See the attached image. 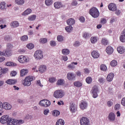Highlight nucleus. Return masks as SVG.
Returning a JSON list of instances; mask_svg holds the SVG:
<instances>
[{"label":"nucleus","instance_id":"f257e3e1","mask_svg":"<svg viewBox=\"0 0 125 125\" xmlns=\"http://www.w3.org/2000/svg\"><path fill=\"white\" fill-rule=\"evenodd\" d=\"M0 122L1 124H7L8 125H12L11 124L13 122V118H11L9 115H4L0 118Z\"/></svg>","mask_w":125,"mask_h":125},{"label":"nucleus","instance_id":"f03ea898","mask_svg":"<svg viewBox=\"0 0 125 125\" xmlns=\"http://www.w3.org/2000/svg\"><path fill=\"white\" fill-rule=\"evenodd\" d=\"M34 80H35V78L33 76H28L26 77L24 80L23 85L25 86H30Z\"/></svg>","mask_w":125,"mask_h":125},{"label":"nucleus","instance_id":"7ed1b4c3","mask_svg":"<svg viewBox=\"0 0 125 125\" xmlns=\"http://www.w3.org/2000/svg\"><path fill=\"white\" fill-rule=\"evenodd\" d=\"M89 13L94 18H97L99 16V11L96 7H92L89 11Z\"/></svg>","mask_w":125,"mask_h":125},{"label":"nucleus","instance_id":"20e7f679","mask_svg":"<svg viewBox=\"0 0 125 125\" xmlns=\"http://www.w3.org/2000/svg\"><path fill=\"white\" fill-rule=\"evenodd\" d=\"M35 58L37 59L38 60H41V59H42L43 58V55H42V51L41 50H37L34 55Z\"/></svg>","mask_w":125,"mask_h":125},{"label":"nucleus","instance_id":"39448f33","mask_svg":"<svg viewBox=\"0 0 125 125\" xmlns=\"http://www.w3.org/2000/svg\"><path fill=\"white\" fill-rule=\"evenodd\" d=\"M55 98H62L64 96V92L62 90H57L54 93Z\"/></svg>","mask_w":125,"mask_h":125},{"label":"nucleus","instance_id":"423d86ee","mask_svg":"<svg viewBox=\"0 0 125 125\" xmlns=\"http://www.w3.org/2000/svg\"><path fill=\"white\" fill-rule=\"evenodd\" d=\"M81 125H90V121L87 117H83L80 119Z\"/></svg>","mask_w":125,"mask_h":125},{"label":"nucleus","instance_id":"0eeeda50","mask_svg":"<svg viewBox=\"0 0 125 125\" xmlns=\"http://www.w3.org/2000/svg\"><path fill=\"white\" fill-rule=\"evenodd\" d=\"M50 101L47 100H43L40 102L39 105L40 106H43V107H46L50 106Z\"/></svg>","mask_w":125,"mask_h":125},{"label":"nucleus","instance_id":"6e6552de","mask_svg":"<svg viewBox=\"0 0 125 125\" xmlns=\"http://www.w3.org/2000/svg\"><path fill=\"white\" fill-rule=\"evenodd\" d=\"M91 92L93 94V98H96L98 96V93L99 92V90H98V87L96 86H94L93 87L92 90H91Z\"/></svg>","mask_w":125,"mask_h":125},{"label":"nucleus","instance_id":"1a4fd4ad","mask_svg":"<svg viewBox=\"0 0 125 125\" xmlns=\"http://www.w3.org/2000/svg\"><path fill=\"white\" fill-rule=\"evenodd\" d=\"M18 60L20 63H26L29 61V58L27 56H20L18 58Z\"/></svg>","mask_w":125,"mask_h":125},{"label":"nucleus","instance_id":"9d476101","mask_svg":"<svg viewBox=\"0 0 125 125\" xmlns=\"http://www.w3.org/2000/svg\"><path fill=\"white\" fill-rule=\"evenodd\" d=\"M12 108V106H11V104L7 102H4L3 103V109H4L5 110H10Z\"/></svg>","mask_w":125,"mask_h":125},{"label":"nucleus","instance_id":"9b49d317","mask_svg":"<svg viewBox=\"0 0 125 125\" xmlns=\"http://www.w3.org/2000/svg\"><path fill=\"white\" fill-rule=\"evenodd\" d=\"M67 80L69 81H75V78H76V75L73 74V73H68L67 74Z\"/></svg>","mask_w":125,"mask_h":125},{"label":"nucleus","instance_id":"f8f14e48","mask_svg":"<svg viewBox=\"0 0 125 125\" xmlns=\"http://www.w3.org/2000/svg\"><path fill=\"white\" fill-rule=\"evenodd\" d=\"M108 9L111 11H116L117 10V5L114 3H111L108 5Z\"/></svg>","mask_w":125,"mask_h":125},{"label":"nucleus","instance_id":"ddd939ff","mask_svg":"<svg viewBox=\"0 0 125 125\" xmlns=\"http://www.w3.org/2000/svg\"><path fill=\"white\" fill-rule=\"evenodd\" d=\"M22 124H24V121L22 120H17L13 119L12 124L11 123L12 125H22Z\"/></svg>","mask_w":125,"mask_h":125},{"label":"nucleus","instance_id":"4468645a","mask_svg":"<svg viewBox=\"0 0 125 125\" xmlns=\"http://www.w3.org/2000/svg\"><path fill=\"white\" fill-rule=\"evenodd\" d=\"M120 40L122 42H125V28L122 32L120 37Z\"/></svg>","mask_w":125,"mask_h":125},{"label":"nucleus","instance_id":"2eb2a0df","mask_svg":"<svg viewBox=\"0 0 125 125\" xmlns=\"http://www.w3.org/2000/svg\"><path fill=\"white\" fill-rule=\"evenodd\" d=\"M108 119L109 120L110 122H114V121L116 120L115 113L110 112L108 115Z\"/></svg>","mask_w":125,"mask_h":125},{"label":"nucleus","instance_id":"dca6fc26","mask_svg":"<svg viewBox=\"0 0 125 125\" xmlns=\"http://www.w3.org/2000/svg\"><path fill=\"white\" fill-rule=\"evenodd\" d=\"M114 77H115V74L114 73H109L106 77V81H107V82H112L113 79H114Z\"/></svg>","mask_w":125,"mask_h":125},{"label":"nucleus","instance_id":"f3484780","mask_svg":"<svg viewBox=\"0 0 125 125\" xmlns=\"http://www.w3.org/2000/svg\"><path fill=\"white\" fill-rule=\"evenodd\" d=\"M54 6L56 9H59V8L63 7V5L61 2H55L54 3Z\"/></svg>","mask_w":125,"mask_h":125},{"label":"nucleus","instance_id":"a211bd4d","mask_svg":"<svg viewBox=\"0 0 125 125\" xmlns=\"http://www.w3.org/2000/svg\"><path fill=\"white\" fill-rule=\"evenodd\" d=\"M16 83H17V80L15 79H8L5 81V83H7V84H15Z\"/></svg>","mask_w":125,"mask_h":125},{"label":"nucleus","instance_id":"6ab92c4d","mask_svg":"<svg viewBox=\"0 0 125 125\" xmlns=\"http://www.w3.org/2000/svg\"><path fill=\"white\" fill-rule=\"evenodd\" d=\"M88 104L86 102H82L80 104V108L82 110H84L87 108Z\"/></svg>","mask_w":125,"mask_h":125},{"label":"nucleus","instance_id":"aec40b11","mask_svg":"<svg viewBox=\"0 0 125 125\" xmlns=\"http://www.w3.org/2000/svg\"><path fill=\"white\" fill-rule=\"evenodd\" d=\"M70 110L72 113H75L77 111V105L72 103V104L70 106Z\"/></svg>","mask_w":125,"mask_h":125},{"label":"nucleus","instance_id":"412c9836","mask_svg":"<svg viewBox=\"0 0 125 125\" xmlns=\"http://www.w3.org/2000/svg\"><path fill=\"white\" fill-rule=\"evenodd\" d=\"M91 55L93 58H98L99 56H100V54L99 53L96 51H93L91 53Z\"/></svg>","mask_w":125,"mask_h":125},{"label":"nucleus","instance_id":"4be33fe9","mask_svg":"<svg viewBox=\"0 0 125 125\" xmlns=\"http://www.w3.org/2000/svg\"><path fill=\"white\" fill-rule=\"evenodd\" d=\"M106 51L107 54H112L114 52V49L111 46H108L106 49Z\"/></svg>","mask_w":125,"mask_h":125},{"label":"nucleus","instance_id":"5701e85b","mask_svg":"<svg viewBox=\"0 0 125 125\" xmlns=\"http://www.w3.org/2000/svg\"><path fill=\"white\" fill-rule=\"evenodd\" d=\"M10 26L12 28H16L19 26V22L17 21H14L10 23Z\"/></svg>","mask_w":125,"mask_h":125},{"label":"nucleus","instance_id":"b1692460","mask_svg":"<svg viewBox=\"0 0 125 125\" xmlns=\"http://www.w3.org/2000/svg\"><path fill=\"white\" fill-rule=\"evenodd\" d=\"M67 24L69 26H73L75 24V20L70 18L67 21Z\"/></svg>","mask_w":125,"mask_h":125},{"label":"nucleus","instance_id":"393cba45","mask_svg":"<svg viewBox=\"0 0 125 125\" xmlns=\"http://www.w3.org/2000/svg\"><path fill=\"white\" fill-rule=\"evenodd\" d=\"M39 71L41 73H44V72L46 71V66L44 65H41L39 68Z\"/></svg>","mask_w":125,"mask_h":125},{"label":"nucleus","instance_id":"a878e982","mask_svg":"<svg viewBox=\"0 0 125 125\" xmlns=\"http://www.w3.org/2000/svg\"><path fill=\"white\" fill-rule=\"evenodd\" d=\"M125 48L123 46H119L117 48V51L119 53L121 54H123V53H125Z\"/></svg>","mask_w":125,"mask_h":125},{"label":"nucleus","instance_id":"bb28decb","mask_svg":"<svg viewBox=\"0 0 125 125\" xmlns=\"http://www.w3.org/2000/svg\"><path fill=\"white\" fill-rule=\"evenodd\" d=\"M32 12V10L31 9H27L24 12L22 13L21 15L23 16H26V15H28Z\"/></svg>","mask_w":125,"mask_h":125},{"label":"nucleus","instance_id":"cd10ccee","mask_svg":"<svg viewBox=\"0 0 125 125\" xmlns=\"http://www.w3.org/2000/svg\"><path fill=\"white\" fill-rule=\"evenodd\" d=\"M5 4H6V3L4 1L0 2V8L1 10L6 9V6H5Z\"/></svg>","mask_w":125,"mask_h":125},{"label":"nucleus","instance_id":"c85d7f7f","mask_svg":"<svg viewBox=\"0 0 125 125\" xmlns=\"http://www.w3.org/2000/svg\"><path fill=\"white\" fill-rule=\"evenodd\" d=\"M62 54L63 55H68L70 54V50L68 49H63L62 50Z\"/></svg>","mask_w":125,"mask_h":125},{"label":"nucleus","instance_id":"c756f323","mask_svg":"<svg viewBox=\"0 0 125 125\" xmlns=\"http://www.w3.org/2000/svg\"><path fill=\"white\" fill-rule=\"evenodd\" d=\"M27 74H28V70L27 69H22L21 71V77H24V76H26Z\"/></svg>","mask_w":125,"mask_h":125},{"label":"nucleus","instance_id":"7c9ffc66","mask_svg":"<svg viewBox=\"0 0 125 125\" xmlns=\"http://www.w3.org/2000/svg\"><path fill=\"white\" fill-rule=\"evenodd\" d=\"M52 3H53V1L52 0H45V4L47 6H50V5H52Z\"/></svg>","mask_w":125,"mask_h":125},{"label":"nucleus","instance_id":"2f4dec72","mask_svg":"<svg viewBox=\"0 0 125 125\" xmlns=\"http://www.w3.org/2000/svg\"><path fill=\"white\" fill-rule=\"evenodd\" d=\"M74 86H76V87H81L83 85V84L79 81H76L74 82Z\"/></svg>","mask_w":125,"mask_h":125},{"label":"nucleus","instance_id":"473e14b6","mask_svg":"<svg viewBox=\"0 0 125 125\" xmlns=\"http://www.w3.org/2000/svg\"><path fill=\"white\" fill-rule=\"evenodd\" d=\"M100 69L101 71H103V72H105L107 70V66L104 64H101L100 66Z\"/></svg>","mask_w":125,"mask_h":125},{"label":"nucleus","instance_id":"72a5a7b5","mask_svg":"<svg viewBox=\"0 0 125 125\" xmlns=\"http://www.w3.org/2000/svg\"><path fill=\"white\" fill-rule=\"evenodd\" d=\"M65 31L68 32V33H71L73 31V27L72 26L69 25V26H66L65 27Z\"/></svg>","mask_w":125,"mask_h":125},{"label":"nucleus","instance_id":"f704fd0d","mask_svg":"<svg viewBox=\"0 0 125 125\" xmlns=\"http://www.w3.org/2000/svg\"><path fill=\"white\" fill-rule=\"evenodd\" d=\"M53 116L54 117H58L60 115V112L57 110H54L52 113Z\"/></svg>","mask_w":125,"mask_h":125},{"label":"nucleus","instance_id":"c9c22d12","mask_svg":"<svg viewBox=\"0 0 125 125\" xmlns=\"http://www.w3.org/2000/svg\"><path fill=\"white\" fill-rule=\"evenodd\" d=\"M65 123L64 122V120L62 119H60L58 120L57 122L56 125H64Z\"/></svg>","mask_w":125,"mask_h":125},{"label":"nucleus","instance_id":"e433bc0d","mask_svg":"<svg viewBox=\"0 0 125 125\" xmlns=\"http://www.w3.org/2000/svg\"><path fill=\"white\" fill-rule=\"evenodd\" d=\"M39 42L40 43H42L43 44H44V43H46V42H47V39L41 38L39 40Z\"/></svg>","mask_w":125,"mask_h":125},{"label":"nucleus","instance_id":"4c0bfd02","mask_svg":"<svg viewBox=\"0 0 125 125\" xmlns=\"http://www.w3.org/2000/svg\"><path fill=\"white\" fill-rule=\"evenodd\" d=\"M5 56H10L12 55V53L11 52V50L10 49H7L5 52Z\"/></svg>","mask_w":125,"mask_h":125},{"label":"nucleus","instance_id":"58836bf2","mask_svg":"<svg viewBox=\"0 0 125 125\" xmlns=\"http://www.w3.org/2000/svg\"><path fill=\"white\" fill-rule=\"evenodd\" d=\"M110 65L111 67H116V65H118V62H117V61L113 60L110 62Z\"/></svg>","mask_w":125,"mask_h":125},{"label":"nucleus","instance_id":"ea45409f","mask_svg":"<svg viewBox=\"0 0 125 125\" xmlns=\"http://www.w3.org/2000/svg\"><path fill=\"white\" fill-rule=\"evenodd\" d=\"M16 3L17 4H19V5H23L24 3H25L24 0H16Z\"/></svg>","mask_w":125,"mask_h":125},{"label":"nucleus","instance_id":"a19ab883","mask_svg":"<svg viewBox=\"0 0 125 125\" xmlns=\"http://www.w3.org/2000/svg\"><path fill=\"white\" fill-rule=\"evenodd\" d=\"M37 18V16H36V15H31L28 18V20L29 21H34V20H36V19Z\"/></svg>","mask_w":125,"mask_h":125},{"label":"nucleus","instance_id":"79ce46f5","mask_svg":"<svg viewBox=\"0 0 125 125\" xmlns=\"http://www.w3.org/2000/svg\"><path fill=\"white\" fill-rule=\"evenodd\" d=\"M6 66H12L13 67H15V66H16L17 64L13 62H6Z\"/></svg>","mask_w":125,"mask_h":125},{"label":"nucleus","instance_id":"37998d69","mask_svg":"<svg viewBox=\"0 0 125 125\" xmlns=\"http://www.w3.org/2000/svg\"><path fill=\"white\" fill-rule=\"evenodd\" d=\"M57 40L58 42H62L64 40V37L62 35H59L57 36Z\"/></svg>","mask_w":125,"mask_h":125},{"label":"nucleus","instance_id":"c03bdc74","mask_svg":"<svg viewBox=\"0 0 125 125\" xmlns=\"http://www.w3.org/2000/svg\"><path fill=\"white\" fill-rule=\"evenodd\" d=\"M21 40L22 42L28 41V36L27 35H24L21 37Z\"/></svg>","mask_w":125,"mask_h":125},{"label":"nucleus","instance_id":"a18cd8bd","mask_svg":"<svg viewBox=\"0 0 125 125\" xmlns=\"http://www.w3.org/2000/svg\"><path fill=\"white\" fill-rule=\"evenodd\" d=\"M64 82L63 80L62 79L59 80L57 82V84L58 85H62V84H63Z\"/></svg>","mask_w":125,"mask_h":125},{"label":"nucleus","instance_id":"49530a36","mask_svg":"<svg viewBox=\"0 0 125 125\" xmlns=\"http://www.w3.org/2000/svg\"><path fill=\"white\" fill-rule=\"evenodd\" d=\"M26 46L28 49H33V48L35 47V46L33 45V44L31 43L28 44Z\"/></svg>","mask_w":125,"mask_h":125},{"label":"nucleus","instance_id":"de8ad7c7","mask_svg":"<svg viewBox=\"0 0 125 125\" xmlns=\"http://www.w3.org/2000/svg\"><path fill=\"white\" fill-rule=\"evenodd\" d=\"M86 82L87 83H92V78L90 77H88L86 79Z\"/></svg>","mask_w":125,"mask_h":125},{"label":"nucleus","instance_id":"09e8293b","mask_svg":"<svg viewBox=\"0 0 125 125\" xmlns=\"http://www.w3.org/2000/svg\"><path fill=\"white\" fill-rule=\"evenodd\" d=\"M102 43L104 45H107V44H108V40L105 39H103L102 40Z\"/></svg>","mask_w":125,"mask_h":125},{"label":"nucleus","instance_id":"8fccbe9b","mask_svg":"<svg viewBox=\"0 0 125 125\" xmlns=\"http://www.w3.org/2000/svg\"><path fill=\"white\" fill-rule=\"evenodd\" d=\"M97 42V38L96 37L91 38V42L92 43H95Z\"/></svg>","mask_w":125,"mask_h":125},{"label":"nucleus","instance_id":"3c124183","mask_svg":"<svg viewBox=\"0 0 125 125\" xmlns=\"http://www.w3.org/2000/svg\"><path fill=\"white\" fill-rule=\"evenodd\" d=\"M120 108H121V104H116L114 106V109L116 111H119Z\"/></svg>","mask_w":125,"mask_h":125},{"label":"nucleus","instance_id":"603ef678","mask_svg":"<svg viewBox=\"0 0 125 125\" xmlns=\"http://www.w3.org/2000/svg\"><path fill=\"white\" fill-rule=\"evenodd\" d=\"M0 70L1 71L2 75V74H5L7 71H8V69L7 68H4L2 69V68L0 67Z\"/></svg>","mask_w":125,"mask_h":125},{"label":"nucleus","instance_id":"864d4df0","mask_svg":"<svg viewBox=\"0 0 125 125\" xmlns=\"http://www.w3.org/2000/svg\"><path fill=\"white\" fill-rule=\"evenodd\" d=\"M50 45H51V46H56V42H55V41H51L50 42Z\"/></svg>","mask_w":125,"mask_h":125},{"label":"nucleus","instance_id":"5fc2aeb1","mask_svg":"<svg viewBox=\"0 0 125 125\" xmlns=\"http://www.w3.org/2000/svg\"><path fill=\"white\" fill-rule=\"evenodd\" d=\"M80 42L76 41L74 43L73 45L74 46H75V47H77L78 46H80Z\"/></svg>","mask_w":125,"mask_h":125},{"label":"nucleus","instance_id":"6e6d98bb","mask_svg":"<svg viewBox=\"0 0 125 125\" xmlns=\"http://www.w3.org/2000/svg\"><path fill=\"white\" fill-rule=\"evenodd\" d=\"M13 47V46L12 45V44H11V43H8L7 44V49H11V48H12Z\"/></svg>","mask_w":125,"mask_h":125},{"label":"nucleus","instance_id":"4d7b16f0","mask_svg":"<svg viewBox=\"0 0 125 125\" xmlns=\"http://www.w3.org/2000/svg\"><path fill=\"white\" fill-rule=\"evenodd\" d=\"M89 37L90 36L88 33H85L84 35H83V38H84V39H88V38H89Z\"/></svg>","mask_w":125,"mask_h":125},{"label":"nucleus","instance_id":"13d9d810","mask_svg":"<svg viewBox=\"0 0 125 125\" xmlns=\"http://www.w3.org/2000/svg\"><path fill=\"white\" fill-rule=\"evenodd\" d=\"M16 75H17V72L15 71H13L10 73V75L11 77H15Z\"/></svg>","mask_w":125,"mask_h":125},{"label":"nucleus","instance_id":"bf43d9fd","mask_svg":"<svg viewBox=\"0 0 125 125\" xmlns=\"http://www.w3.org/2000/svg\"><path fill=\"white\" fill-rule=\"evenodd\" d=\"M99 82L101 83H104L105 82V81H104V79H103V78L101 77L99 79Z\"/></svg>","mask_w":125,"mask_h":125},{"label":"nucleus","instance_id":"052dcab7","mask_svg":"<svg viewBox=\"0 0 125 125\" xmlns=\"http://www.w3.org/2000/svg\"><path fill=\"white\" fill-rule=\"evenodd\" d=\"M121 104L123 105V106L125 107V97L122 98L121 100Z\"/></svg>","mask_w":125,"mask_h":125},{"label":"nucleus","instance_id":"680f3d73","mask_svg":"<svg viewBox=\"0 0 125 125\" xmlns=\"http://www.w3.org/2000/svg\"><path fill=\"white\" fill-rule=\"evenodd\" d=\"M113 102H111V101H108L107 103V105L108 106V107H111V106H113Z\"/></svg>","mask_w":125,"mask_h":125},{"label":"nucleus","instance_id":"e2e57ef3","mask_svg":"<svg viewBox=\"0 0 125 125\" xmlns=\"http://www.w3.org/2000/svg\"><path fill=\"white\" fill-rule=\"evenodd\" d=\"M48 113H49V109H45L43 111V114L45 116H47Z\"/></svg>","mask_w":125,"mask_h":125},{"label":"nucleus","instance_id":"0e129e2a","mask_svg":"<svg viewBox=\"0 0 125 125\" xmlns=\"http://www.w3.org/2000/svg\"><path fill=\"white\" fill-rule=\"evenodd\" d=\"M67 67L69 69H74V68H75V65L71 63V64H69Z\"/></svg>","mask_w":125,"mask_h":125},{"label":"nucleus","instance_id":"69168bd1","mask_svg":"<svg viewBox=\"0 0 125 125\" xmlns=\"http://www.w3.org/2000/svg\"><path fill=\"white\" fill-rule=\"evenodd\" d=\"M49 82L50 83H54L55 82V78L52 77L49 79Z\"/></svg>","mask_w":125,"mask_h":125},{"label":"nucleus","instance_id":"338daca9","mask_svg":"<svg viewBox=\"0 0 125 125\" xmlns=\"http://www.w3.org/2000/svg\"><path fill=\"white\" fill-rule=\"evenodd\" d=\"M80 22H82V23H84L85 21L84 18L83 17H81L79 19Z\"/></svg>","mask_w":125,"mask_h":125},{"label":"nucleus","instance_id":"774afa93","mask_svg":"<svg viewBox=\"0 0 125 125\" xmlns=\"http://www.w3.org/2000/svg\"><path fill=\"white\" fill-rule=\"evenodd\" d=\"M115 14H116V15H120L121 14V10H116V12H115Z\"/></svg>","mask_w":125,"mask_h":125}]
</instances>
